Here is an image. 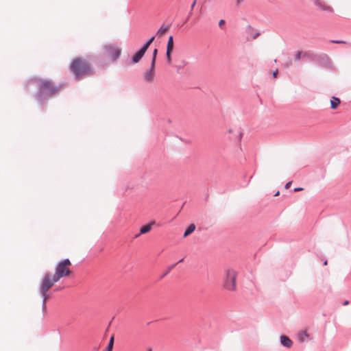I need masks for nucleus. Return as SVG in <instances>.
Wrapping results in <instances>:
<instances>
[{
	"label": "nucleus",
	"mask_w": 351,
	"mask_h": 351,
	"mask_svg": "<svg viewBox=\"0 0 351 351\" xmlns=\"http://www.w3.org/2000/svg\"><path fill=\"white\" fill-rule=\"evenodd\" d=\"M155 77V64H151L150 69L143 75V79L146 82L151 83Z\"/></svg>",
	"instance_id": "obj_8"
},
{
	"label": "nucleus",
	"mask_w": 351,
	"mask_h": 351,
	"mask_svg": "<svg viewBox=\"0 0 351 351\" xmlns=\"http://www.w3.org/2000/svg\"><path fill=\"white\" fill-rule=\"evenodd\" d=\"M340 104V99L337 97H332L330 99V105L332 109H336Z\"/></svg>",
	"instance_id": "obj_14"
},
{
	"label": "nucleus",
	"mask_w": 351,
	"mask_h": 351,
	"mask_svg": "<svg viewBox=\"0 0 351 351\" xmlns=\"http://www.w3.org/2000/svg\"><path fill=\"white\" fill-rule=\"evenodd\" d=\"M183 261V259H181L179 262L182 263Z\"/></svg>",
	"instance_id": "obj_31"
},
{
	"label": "nucleus",
	"mask_w": 351,
	"mask_h": 351,
	"mask_svg": "<svg viewBox=\"0 0 351 351\" xmlns=\"http://www.w3.org/2000/svg\"><path fill=\"white\" fill-rule=\"evenodd\" d=\"M195 229V226L194 224H191L189 225V226L187 228V229L185 230L184 233V237H186L187 236H189L190 234H191Z\"/></svg>",
	"instance_id": "obj_15"
},
{
	"label": "nucleus",
	"mask_w": 351,
	"mask_h": 351,
	"mask_svg": "<svg viewBox=\"0 0 351 351\" xmlns=\"http://www.w3.org/2000/svg\"><path fill=\"white\" fill-rule=\"evenodd\" d=\"M154 38L155 37L154 36H152L151 38H149L147 42L144 45V46L142 47L143 49H144L145 51H147V49H148V47H149V45L152 43V42L154 40Z\"/></svg>",
	"instance_id": "obj_18"
},
{
	"label": "nucleus",
	"mask_w": 351,
	"mask_h": 351,
	"mask_svg": "<svg viewBox=\"0 0 351 351\" xmlns=\"http://www.w3.org/2000/svg\"><path fill=\"white\" fill-rule=\"evenodd\" d=\"M195 3H196V0H195V1H193V3H192V5H191V9H193V8H194V6H195Z\"/></svg>",
	"instance_id": "obj_27"
},
{
	"label": "nucleus",
	"mask_w": 351,
	"mask_h": 351,
	"mask_svg": "<svg viewBox=\"0 0 351 351\" xmlns=\"http://www.w3.org/2000/svg\"><path fill=\"white\" fill-rule=\"evenodd\" d=\"M279 195V191H278L276 194H275V196H278Z\"/></svg>",
	"instance_id": "obj_29"
},
{
	"label": "nucleus",
	"mask_w": 351,
	"mask_h": 351,
	"mask_svg": "<svg viewBox=\"0 0 351 351\" xmlns=\"http://www.w3.org/2000/svg\"><path fill=\"white\" fill-rule=\"evenodd\" d=\"M121 49L114 45H108L105 46L104 49V53L112 60H116L121 55Z\"/></svg>",
	"instance_id": "obj_6"
},
{
	"label": "nucleus",
	"mask_w": 351,
	"mask_h": 351,
	"mask_svg": "<svg viewBox=\"0 0 351 351\" xmlns=\"http://www.w3.org/2000/svg\"><path fill=\"white\" fill-rule=\"evenodd\" d=\"M187 64H188V62L186 61L183 60V61L181 62V64L178 66V69H182L184 66H185L186 65H187Z\"/></svg>",
	"instance_id": "obj_20"
},
{
	"label": "nucleus",
	"mask_w": 351,
	"mask_h": 351,
	"mask_svg": "<svg viewBox=\"0 0 351 351\" xmlns=\"http://www.w3.org/2000/svg\"><path fill=\"white\" fill-rule=\"evenodd\" d=\"M308 337V335L306 330H300L298 333V338L300 342H304Z\"/></svg>",
	"instance_id": "obj_13"
},
{
	"label": "nucleus",
	"mask_w": 351,
	"mask_h": 351,
	"mask_svg": "<svg viewBox=\"0 0 351 351\" xmlns=\"http://www.w3.org/2000/svg\"><path fill=\"white\" fill-rule=\"evenodd\" d=\"M71 70L76 77H80L91 73L89 63L84 59L77 58L71 64Z\"/></svg>",
	"instance_id": "obj_1"
},
{
	"label": "nucleus",
	"mask_w": 351,
	"mask_h": 351,
	"mask_svg": "<svg viewBox=\"0 0 351 351\" xmlns=\"http://www.w3.org/2000/svg\"><path fill=\"white\" fill-rule=\"evenodd\" d=\"M348 304V301H346V302H344V305H347Z\"/></svg>",
	"instance_id": "obj_30"
},
{
	"label": "nucleus",
	"mask_w": 351,
	"mask_h": 351,
	"mask_svg": "<svg viewBox=\"0 0 351 351\" xmlns=\"http://www.w3.org/2000/svg\"><path fill=\"white\" fill-rule=\"evenodd\" d=\"M114 346V337L112 336L105 351H112Z\"/></svg>",
	"instance_id": "obj_17"
},
{
	"label": "nucleus",
	"mask_w": 351,
	"mask_h": 351,
	"mask_svg": "<svg viewBox=\"0 0 351 351\" xmlns=\"http://www.w3.org/2000/svg\"><path fill=\"white\" fill-rule=\"evenodd\" d=\"M173 50V38L172 36H170L168 39L167 45V61L169 64L171 63V53Z\"/></svg>",
	"instance_id": "obj_9"
},
{
	"label": "nucleus",
	"mask_w": 351,
	"mask_h": 351,
	"mask_svg": "<svg viewBox=\"0 0 351 351\" xmlns=\"http://www.w3.org/2000/svg\"><path fill=\"white\" fill-rule=\"evenodd\" d=\"M315 6L320 11L332 13L334 10L326 0H313Z\"/></svg>",
	"instance_id": "obj_7"
},
{
	"label": "nucleus",
	"mask_w": 351,
	"mask_h": 351,
	"mask_svg": "<svg viewBox=\"0 0 351 351\" xmlns=\"http://www.w3.org/2000/svg\"><path fill=\"white\" fill-rule=\"evenodd\" d=\"M157 53H158V49H155L153 51L151 64L156 65V60Z\"/></svg>",
	"instance_id": "obj_19"
},
{
	"label": "nucleus",
	"mask_w": 351,
	"mask_h": 351,
	"mask_svg": "<svg viewBox=\"0 0 351 351\" xmlns=\"http://www.w3.org/2000/svg\"><path fill=\"white\" fill-rule=\"evenodd\" d=\"M280 342L284 346L287 348H291L293 344L292 341L288 337L285 335L280 337Z\"/></svg>",
	"instance_id": "obj_11"
},
{
	"label": "nucleus",
	"mask_w": 351,
	"mask_h": 351,
	"mask_svg": "<svg viewBox=\"0 0 351 351\" xmlns=\"http://www.w3.org/2000/svg\"><path fill=\"white\" fill-rule=\"evenodd\" d=\"M301 56H302V52L298 51L295 56V60H297V61L299 60L301 58Z\"/></svg>",
	"instance_id": "obj_21"
},
{
	"label": "nucleus",
	"mask_w": 351,
	"mask_h": 351,
	"mask_svg": "<svg viewBox=\"0 0 351 351\" xmlns=\"http://www.w3.org/2000/svg\"><path fill=\"white\" fill-rule=\"evenodd\" d=\"M237 272L232 269L226 271L224 280L223 287L228 291H235L237 289Z\"/></svg>",
	"instance_id": "obj_4"
},
{
	"label": "nucleus",
	"mask_w": 351,
	"mask_h": 351,
	"mask_svg": "<svg viewBox=\"0 0 351 351\" xmlns=\"http://www.w3.org/2000/svg\"><path fill=\"white\" fill-rule=\"evenodd\" d=\"M151 228H152V223L143 226L141 228L140 233L145 234L151 230Z\"/></svg>",
	"instance_id": "obj_16"
},
{
	"label": "nucleus",
	"mask_w": 351,
	"mask_h": 351,
	"mask_svg": "<svg viewBox=\"0 0 351 351\" xmlns=\"http://www.w3.org/2000/svg\"><path fill=\"white\" fill-rule=\"evenodd\" d=\"M169 29H170L169 25H162L160 26V27L157 31L156 35L161 37V36H164L169 30Z\"/></svg>",
	"instance_id": "obj_12"
},
{
	"label": "nucleus",
	"mask_w": 351,
	"mask_h": 351,
	"mask_svg": "<svg viewBox=\"0 0 351 351\" xmlns=\"http://www.w3.org/2000/svg\"><path fill=\"white\" fill-rule=\"evenodd\" d=\"M37 83L39 91L42 94L53 95L58 93L61 89V86H55L50 80H39L37 81Z\"/></svg>",
	"instance_id": "obj_3"
},
{
	"label": "nucleus",
	"mask_w": 351,
	"mask_h": 351,
	"mask_svg": "<svg viewBox=\"0 0 351 351\" xmlns=\"http://www.w3.org/2000/svg\"><path fill=\"white\" fill-rule=\"evenodd\" d=\"M243 0H237V3H241Z\"/></svg>",
	"instance_id": "obj_28"
},
{
	"label": "nucleus",
	"mask_w": 351,
	"mask_h": 351,
	"mask_svg": "<svg viewBox=\"0 0 351 351\" xmlns=\"http://www.w3.org/2000/svg\"><path fill=\"white\" fill-rule=\"evenodd\" d=\"M224 24H225V21L224 20L221 19V20L219 21V26L220 27H222L224 25Z\"/></svg>",
	"instance_id": "obj_22"
},
{
	"label": "nucleus",
	"mask_w": 351,
	"mask_h": 351,
	"mask_svg": "<svg viewBox=\"0 0 351 351\" xmlns=\"http://www.w3.org/2000/svg\"><path fill=\"white\" fill-rule=\"evenodd\" d=\"M59 279L53 274H46L43 279L40 285V293L43 297V310H46V302L48 299L47 292L58 282Z\"/></svg>",
	"instance_id": "obj_2"
},
{
	"label": "nucleus",
	"mask_w": 351,
	"mask_h": 351,
	"mask_svg": "<svg viewBox=\"0 0 351 351\" xmlns=\"http://www.w3.org/2000/svg\"><path fill=\"white\" fill-rule=\"evenodd\" d=\"M278 69H276L275 71L273 72V77L274 78H276L277 75H278Z\"/></svg>",
	"instance_id": "obj_23"
},
{
	"label": "nucleus",
	"mask_w": 351,
	"mask_h": 351,
	"mask_svg": "<svg viewBox=\"0 0 351 351\" xmlns=\"http://www.w3.org/2000/svg\"><path fill=\"white\" fill-rule=\"evenodd\" d=\"M291 183H292L291 182H287V183L285 184V189H289V188L291 186Z\"/></svg>",
	"instance_id": "obj_24"
},
{
	"label": "nucleus",
	"mask_w": 351,
	"mask_h": 351,
	"mask_svg": "<svg viewBox=\"0 0 351 351\" xmlns=\"http://www.w3.org/2000/svg\"><path fill=\"white\" fill-rule=\"evenodd\" d=\"M146 51L141 48L138 52H136L132 58L133 63H137L139 62V60L142 58V57L144 56Z\"/></svg>",
	"instance_id": "obj_10"
},
{
	"label": "nucleus",
	"mask_w": 351,
	"mask_h": 351,
	"mask_svg": "<svg viewBox=\"0 0 351 351\" xmlns=\"http://www.w3.org/2000/svg\"><path fill=\"white\" fill-rule=\"evenodd\" d=\"M302 190H303V189H302V188H300V187L295 188V189H294V191H295V192L301 191H302Z\"/></svg>",
	"instance_id": "obj_26"
},
{
	"label": "nucleus",
	"mask_w": 351,
	"mask_h": 351,
	"mask_svg": "<svg viewBox=\"0 0 351 351\" xmlns=\"http://www.w3.org/2000/svg\"><path fill=\"white\" fill-rule=\"evenodd\" d=\"M332 43H345L344 41H341V40H331Z\"/></svg>",
	"instance_id": "obj_25"
},
{
	"label": "nucleus",
	"mask_w": 351,
	"mask_h": 351,
	"mask_svg": "<svg viewBox=\"0 0 351 351\" xmlns=\"http://www.w3.org/2000/svg\"><path fill=\"white\" fill-rule=\"evenodd\" d=\"M71 263L69 259H64L57 265L54 275L60 280L61 278L67 276L71 274L69 267Z\"/></svg>",
	"instance_id": "obj_5"
}]
</instances>
